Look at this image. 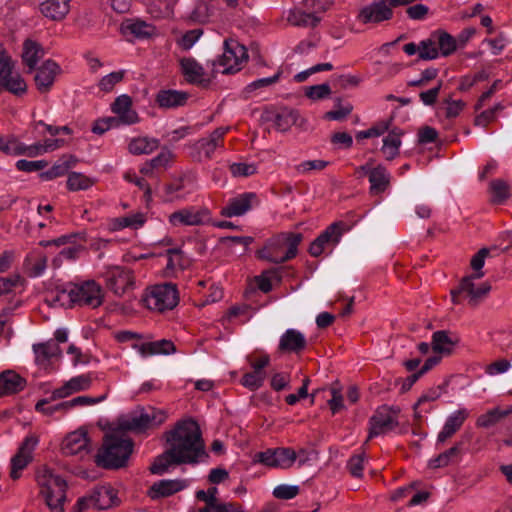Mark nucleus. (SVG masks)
Masks as SVG:
<instances>
[{
  "label": "nucleus",
  "mask_w": 512,
  "mask_h": 512,
  "mask_svg": "<svg viewBox=\"0 0 512 512\" xmlns=\"http://www.w3.org/2000/svg\"><path fill=\"white\" fill-rule=\"evenodd\" d=\"M170 448L158 455L150 465L152 474L162 475L170 465L196 464L199 458H208L199 424L192 418L178 421L172 430L164 433Z\"/></svg>",
  "instance_id": "obj_1"
},
{
  "label": "nucleus",
  "mask_w": 512,
  "mask_h": 512,
  "mask_svg": "<svg viewBox=\"0 0 512 512\" xmlns=\"http://www.w3.org/2000/svg\"><path fill=\"white\" fill-rule=\"evenodd\" d=\"M134 441L129 437L110 427V432L105 433L102 439V445L94 457V462L98 467L107 470L124 468L133 453Z\"/></svg>",
  "instance_id": "obj_2"
},
{
  "label": "nucleus",
  "mask_w": 512,
  "mask_h": 512,
  "mask_svg": "<svg viewBox=\"0 0 512 512\" xmlns=\"http://www.w3.org/2000/svg\"><path fill=\"white\" fill-rule=\"evenodd\" d=\"M103 300L102 287L94 280H87L79 284L69 283L66 288L57 290L52 305L65 306L67 302L68 307L78 305L97 308L102 305Z\"/></svg>",
  "instance_id": "obj_3"
},
{
  "label": "nucleus",
  "mask_w": 512,
  "mask_h": 512,
  "mask_svg": "<svg viewBox=\"0 0 512 512\" xmlns=\"http://www.w3.org/2000/svg\"><path fill=\"white\" fill-rule=\"evenodd\" d=\"M457 40L445 30H436L428 39L420 41V59L429 61L442 55L450 56L457 50Z\"/></svg>",
  "instance_id": "obj_4"
},
{
  "label": "nucleus",
  "mask_w": 512,
  "mask_h": 512,
  "mask_svg": "<svg viewBox=\"0 0 512 512\" xmlns=\"http://www.w3.org/2000/svg\"><path fill=\"white\" fill-rule=\"evenodd\" d=\"M143 302L150 310H157L159 312L172 310L179 302L176 284L165 283L155 285L151 292L143 298Z\"/></svg>",
  "instance_id": "obj_5"
},
{
  "label": "nucleus",
  "mask_w": 512,
  "mask_h": 512,
  "mask_svg": "<svg viewBox=\"0 0 512 512\" xmlns=\"http://www.w3.org/2000/svg\"><path fill=\"white\" fill-rule=\"evenodd\" d=\"M400 411L398 406H379L369 420L370 428L367 441L397 427L399 423L396 417Z\"/></svg>",
  "instance_id": "obj_6"
},
{
  "label": "nucleus",
  "mask_w": 512,
  "mask_h": 512,
  "mask_svg": "<svg viewBox=\"0 0 512 512\" xmlns=\"http://www.w3.org/2000/svg\"><path fill=\"white\" fill-rule=\"evenodd\" d=\"M247 48L237 40L228 38L224 41V53L218 59V65L225 67L223 74H233L240 70L236 67L248 60Z\"/></svg>",
  "instance_id": "obj_7"
},
{
  "label": "nucleus",
  "mask_w": 512,
  "mask_h": 512,
  "mask_svg": "<svg viewBox=\"0 0 512 512\" xmlns=\"http://www.w3.org/2000/svg\"><path fill=\"white\" fill-rule=\"evenodd\" d=\"M348 230V226L343 221H337L330 224L309 246L308 252L312 257H319L326 245H336L340 242V239L345 231Z\"/></svg>",
  "instance_id": "obj_8"
},
{
  "label": "nucleus",
  "mask_w": 512,
  "mask_h": 512,
  "mask_svg": "<svg viewBox=\"0 0 512 512\" xmlns=\"http://www.w3.org/2000/svg\"><path fill=\"white\" fill-rule=\"evenodd\" d=\"M112 425L121 434L125 432H133L135 434L145 433L149 430V413L143 408L136 410L128 415H121L117 418L116 423Z\"/></svg>",
  "instance_id": "obj_9"
},
{
  "label": "nucleus",
  "mask_w": 512,
  "mask_h": 512,
  "mask_svg": "<svg viewBox=\"0 0 512 512\" xmlns=\"http://www.w3.org/2000/svg\"><path fill=\"white\" fill-rule=\"evenodd\" d=\"M393 17L392 7L389 5L388 0H380L363 7L357 19L363 24L374 23L378 24L383 21L390 20Z\"/></svg>",
  "instance_id": "obj_10"
},
{
  "label": "nucleus",
  "mask_w": 512,
  "mask_h": 512,
  "mask_svg": "<svg viewBox=\"0 0 512 512\" xmlns=\"http://www.w3.org/2000/svg\"><path fill=\"white\" fill-rule=\"evenodd\" d=\"M61 73L60 66L51 59L44 61L37 69L34 81L40 93H47L55 82V78Z\"/></svg>",
  "instance_id": "obj_11"
},
{
  "label": "nucleus",
  "mask_w": 512,
  "mask_h": 512,
  "mask_svg": "<svg viewBox=\"0 0 512 512\" xmlns=\"http://www.w3.org/2000/svg\"><path fill=\"white\" fill-rule=\"evenodd\" d=\"M181 73L187 83L197 85L201 88H208L211 80L204 78V68L194 58H182L179 61Z\"/></svg>",
  "instance_id": "obj_12"
},
{
  "label": "nucleus",
  "mask_w": 512,
  "mask_h": 512,
  "mask_svg": "<svg viewBox=\"0 0 512 512\" xmlns=\"http://www.w3.org/2000/svg\"><path fill=\"white\" fill-rule=\"evenodd\" d=\"M90 438L82 428L69 433L62 441L61 452L64 456H73L81 452H89Z\"/></svg>",
  "instance_id": "obj_13"
},
{
  "label": "nucleus",
  "mask_w": 512,
  "mask_h": 512,
  "mask_svg": "<svg viewBox=\"0 0 512 512\" xmlns=\"http://www.w3.org/2000/svg\"><path fill=\"white\" fill-rule=\"evenodd\" d=\"M187 481L184 479H165L153 483L148 491L147 496L152 500L170 497L187 487Z\"/></svg>",
  "instance_id": "obj_14"
},
{
  "label": "nucleus",
  "mask_w": 512,
  "mask_h": 512,
  "mask_svg": "<svg viewBox=\"0 0 512 512\" xmlns=\"http://www.w3.org/2000/svg\"><path fill=\"white\" fill-rule=\"evenodd\" d=\"M134 285L132 271L122 267H115L108 273L107 287L116 295H123Z\"/></svg>",
  "instance_id": "obj_15"
},
{
  "label": "nucleus",
  "mask_w": 512,
  "mask_h": 512,
  "mask_svg": "<svg viewBox=\"0 0 512 512\" xmlns=\"http://www.w3.org/2000/svg\"><path fill=\"white\" fill-rule=\"evenodd\" d=\"M132 99L128 95L118 96L111 105V110L114 114L118 115L116 120L119 124L131 125L139 122V117L136 111L131 109Z\"/></svg>",
  "instance_id": "obj_16"
},
{
  "label": "nucleus",
  "mask_w": 512,
  "mask_h": 512,
  "mask_svg": "<svg viewBox=\"0 0 512 512\" xmlns=\"http://www.w3.org/2000/svg\"><path fill=\"white\" fill-rule=\"evenodd\" d=\"M27 381L14 370H5L0 373V398L13 395L25 389Z\"/></svg>",
  "instance_id": "obj_17"
},
{
  "label": "nucleus",
  "mask_w": 512,
  "mask_h": 512,
  "mask_svg": "<svg viewBox=\"0 0 512 512\" xmlns=\"http://www.w3.org/2000/svg\"><path fill=\"white\" fill-rule=\"evenodd\" d=\"M190 94L185 91L173 89H161L155 97V102L160 108L171 109L185 106Z\"/></svg>",
  "instance_id": "obj_18"
},
{
  "label": "nucleus",
  "mask_w": 512,
  "mask_h": 512,
  "mask_svg": "<svg viewBox=\"0 0 512 512\" xmlns=\"http://www.w3.org/2000/svg\"><path fill=\"white\" fill-rule=\"evenodd\" d=\"M306 346L305 336L297 330L289 329L281 336L278 349L284 353L299 354Z\"/></svg>",
  "instance_id": "obj_19"
},
{
  "label": "nucleus",
  "mask_w": 512,
  "mask_h": 512,
  "mask_svg": "<svg viewBox=\"0 0 512 512\" xmlns=\"http://www.w3.org/2000/svg\"><path fill=\"white\" fill-rule=\"evenodd\" d=\"M89 500L99 510L109 509L119 504L117 492L110 486H101L95 488L89 496Z\"/></svg>",
  "instance_id": "obj_20"
},
{
  "label": "nucleus",
  "mask_w": 512,
  "mask_h": 512,
  "mask_svg": "<svg viewBox=\"0 0 512 512\" xmlns=\"http://www.w3.org/2000/svg\"><path fill=\"white\" fill-rule=\"evenodd\" d=\"M120 30L124 35H132L138 39H145L154 34L155 27L141 19H126L121 23Z\"/></svg>",
  "instance_id": "obj_21"
},
{
  "label": "nucleus",
  "mask_w": 512,
  "mask_h": 512,
  "mask_svg": "<svg viewBox=\"0 0 512 512\" xmlns=\"http://www.w3.org/2000/svg\"><path fill=\"white\" fill-rule=\"evenodd\" d=\"M71 0H44L40 3L41 13L53 20L60 21L69 13Z\"/></svg>",
  "instance_id": "obj_22"
},
{
  "label": "nucleus",
  "mask_w": 512,
  "mask_h": 512,
  "mask_svg": "<svg viewBox=\"0 0 512 512\" xmlns=\"http://www.w3.org/2000/svg\"><path fill=\"white\" fill-rule=\"evenodd\" d=\"M255 198V193H243L239 197L231 199L229 204L222 209L221 215L225 217L241 216L251 209V201Z\"/></svg>",
  "instance_id": "obj_23"
},
{
  "label": "nucleus",
  "mask_w": 512,
  "mask_h": 512,
  "mask_svg": "<svg viewBox=\"0 0 512 512\" xmlns=\"http://www.w3.org/2000/svg\"><path fill=\"white\" fill-rule=\"evenodd\" d=\"M208 214L207 209H202L197 212H193L190 209H181L173 212L169 217V221L173 225L197 226L203 223V217Z\"/></svg>",
  "instance_id": "obj_24"
},
{
  "label": "nucleus",
  "mask_w": 512,
  "mask_h": 512,
  "mask_svg": "<svg viewBox=\"0 0 512 512\" xmlns=\"http://www.w3.org/2000/svg\"><path fill=\"white\" fill-rule=\"evenodd\" d=\"M371 195H378L385 192L390 186V174L382 164L373 168L369 176Z\"/></svg>",
  "instance_id": "obj_25"
},
{
  "label": "nucleus",
  "mask_w": 512,
  "mask_h": 512,
  "mask_svg": "<svg viewBox=\"0 0 512 512\" xmlns=\"http://www.w3.org/2000/svg\"><path fill=\"white\" fill-rule=\"evenodd\" d=\"M449 331L439 330L433 333L431 348L435 354L451 355L458 339H452Z\"/></svg>",
  "instance_id": "obj_26"
},
{
  "label": "nucleus",
  "mask_w": 512,
  "mask_h": 512,
  "mask_svg": "<svg viewBox=\"0 0 512 512\" xmlns=\"http://www.w3.org/2000/svg\"><path fill=\"white\" fill-rule=\"evenodd\" d=\"M304 123L305 120L300 118L299 112L293 109H281L274 117V125L280 132L288 131L293 125L302 127Z\"/></svg>",
  "instance_id": "obj_27"
},
{
  "label": "nucleus",
  "mask_w": 512,
  "mask_h": 512,
  "mask_svg": "<svg viewBox=\"0 0 512 512\" xmlns=\"http://www.w3.org/2000/svg\"><path fill=\"white\" fill-rule=\"evenodd\" d=\"M45 55L44 48L38 42L26 39L23 44L22 60L32 71L36 69L37 62Z\"/></svg>",
  "instance_id": "obj_28"
},
{
  "label": "nucleus",
  "mask_w": 512,
  "mask_h": 512,
  "mask_svg": "<svg viewBox=\"0 0 512 512\" xmlns=\"http://www.w3.org/2000/svg\"><path fill=\"white\" fill-rule=\"evenodd\" d=\"M467 416L468 413L465 409H460L450 416L442 431L438 434V443H444L447 439L451 438L461 428Z\"/></svg>",
  "instance_id": "obj_29"
},
{
  "label": "nucleus",
  "mask_w": 512,
  "mask_h": 512,
  "mask_svg": "<svg viewBox=\"0 0 512 512\" xmlns=\"http://www.w3.org/2000/svg\"><path fill=\"white\" fill-rule=\"evenodd\" d=\"M142 356L154 354H171L176 352V347L171 340L162 339L159 341L146 342L141 345H135Z\"/></svg>",
  "instance_id": "obj_30"
},
{
  "label": "nucleus",
  "mask_w": 512,
  "mask_h": 512,
  "mask_svg": "<svg viewBox=\"0 0 512 512\" xmlns=\"http://www.w3.org/2000/svg\"><path fill=\"white\" fill-rule=\"evenodd\" d=\"M402 130L394 128L389 131V134L383 139L382 151L386 154V159L391 161L399 155V148L401 146Z\"/></svg>",
  "instance_id": "obj_31"
},
{
  "label": "nucleus",
  "mask_w": 512,
  "mask_h": 512,
  "mask_svg": "<svg viewBox=\"0 0 512 512\" xmlns=\"http://www.w3.org/2000/svg\"><path fill=\"white\" fill-rule=\"evenodd\" d=\"M282 239L284 246L287 245L288 249L283 256H280V262L285 263L296 257L298 253V245L303 240L301 233H280V240Z\"/></svg>",
  "instance_id": "obj_32"
},
{
  "label": "nucleus",
  "mask_w": 512,
  "mask_h": 512,
  "mask_svg": "<svg viewBox=\"0 0 512 512\" xmlns=\"http://www.w3.org/2000/svg\"><path fill=\"white\" fill-rule=\"evenodd\" d=\"M159 141L154 138L138 137L130 141L128 145L129 152L134 155L149 154L157 149Z\"/></svg>",
  "instance_id": "obj_33"
},
{
  "label": "nucleus",
  "mask_w": 512,
  "mask_h": 512,
  "mask_svg": "<svg viewBox=\"0 0 512 512\" xmlns=\"http://www.w3.org/2000/svg\"><path fill=\"white\" fill-rule=\"evenodd\" d=\"M489 191L492 194L493 204H502L511 196L509 184L502 179H495L490 182Z\"/></svg>",
  "instance_id": "obj_34"
},
{
  "label": "nucleus",
  "mask_w": 512,
  "mask_h": 512,
  "mask_svg": "<svg viewBox=\"0 0 512 512\" xmlns=\"http://www.w3.org/2000/svg\"><path fill=\"white\" fill-rule=\"evenodd\" d=\"M461 446V442L455 443L454 446L431 459L428 463L429 468L437 469L447 466L454 458L459 457L462 451Z\"/></svg>",
  "instance_id": "obj_35"
},
{
  "label": "nucleus",
  "mask_w": 512,
  "mask_h": 512,
  "mask_svg": "<svg viewBox=\"0 0 512 512\" xmlns=\"http://www.w3.org/2000/svg\"><path fill=\"white\" fill-rule=\"evenodd\" d=\"M320 18L317 17L314 13H306L300 10L291 11L288 21L295 26H304V27H316Z\"/></svg>",
  "instance_id": "obj_36"
},
{
  "label": "nucleus",
  "mask_w": 512,
  "mask_h": 512,
  "mask_svg": "<svg viewBox=\"0 0 512 512\" xmlns=\"http://www.w3.org/2000/svg\"><path fill=\"white\" fill-rule=\"evenodd\" d=\"M146 217L143 213H136L130 216L115 218L112 221V230H120L126 227L137 229L144 225Z\"/></svg>",
  "instance_id": "obj_37"
},
{
  "label": "nucleus",
  "mask_w": 512,
  "mask_h": 512,
  "mask_svg": "<svg viewBox=\"0 0 512 512\" xmlns=\"http://www.w3.org/2000/svg\"><path fill=\"white\" fill-rule=\"evenodd\" d=\"M40 487H41V495L44 496L46 505L50 509H57L59 511H64V502L66 501V491L59 492V498L57 500V503H53V490L49 484H47L45 481L40 480Z\"/></svg>",
  "instance_id": "obj_38"
},
{
  "label": "nucleus",
  "mask_w": 512,
  "mask_h": 512,
  "mask_svg": "<svg viewBox=\"0 0 512 512\" xmlns=\"http://www.w3.org/2000/svg\"><path fill=\"white\" fill-rule=\"evenodd\" d=\"M511 413V410H500L494 408L489 410L487 413L482 414L477 419V425L483 428H489L499 422L501 419L507 417Z\"/></svg>",
  "instance_id": "obj_39"
},
{
  "label": "nucleus",
  "mask_w": 512,
  "mask_h": 512,
  "mask_svg": "<svg viewBox=\"0 0 512 512\" xmlns=\"http://www.w3.org/2000/svg\"><path fill=\"white\" fill-rule=\"evenodd\" d=\"M40 480L45 481L52 487V484L58 488V492L67 491V482L59 475H55L50 468L44 467L42 473L37 475V482L40 486Z\"/></svg>",
  "instance_id": "obj_40"
},
{
  "label": "nucleus",
  "mask_w": 512,
  "mask_h": 512,
  "mask_svg": "<svg viewBox=\"0 0 512 512\" xmlns=\"http://www.w3.org/2000/svg\"><path fill=\"white\" fill-rule=\"evenodd\" d=\"M94 184L89 177L78 172H71L67 179V188L70 191L86 190Z\"/></svg>",
  "instance_id": "obj_41"
},
{
  "label": "nucleus",
  "mask_w": 512,
  "mask_h": 512,
  "mask_svg": "<svg viewBox=\"0 0 512 512\" xmlns=\"http://www.w3.org/2000/svg\"><path fill=\"white\" fill-rule=\"evenodd\" d=\"M277 467L282 469L290 468L297 460V452L289 447H277Z\"/></svg>",
  "instance_id": "obj_42"
},
{
  "label": "nucleus",
  "mask_w": 512,
  "mask_h": 512,
  "mask_svg": "<svg viewBox=\"0 0 512 512\" xmlns=\"http://www.w3.org/2000/svg\"><path fill=\"white\" fill-rule=\"evenodd\" d=\"M25 279L20 274L0 278V296L9 294L17 287H23Z\"/></svg>",
  "instance_id": "obj_43"
},
{
  "label": "nucleus",
  "mask_w": 512,
  "mask_h": 512,
  "mask_svg": "<svg viewBox=\"0 0 512 512\" xmlns=\"http://www.w3.org/2000/svg\"><path fill=\"white\" fill-rule=\"evenodd\" d=\"M33 456L32 455H24L20 454V452L17 451V453L12 457L11 459V472L10 477L13 480H17L20 477V471L23 470L27 465L32 462Z\"/></svg>",
  "instance_id": "obj_44"
},
{
  "label": "nucleus",
  "mask_w": 512,
  "mask_h": 512,
  "mask_svg": "<svg viewBox=\"0 0 512 512\" xmlns=\"http://www.w3.org/2000/svg\"><path fill=\"white\" fill-rule=\"evenodd\" d=\"M52 400L49 399H41L35 405V410L39 413H42L46 416H52L56 412H67L68 407L66 401L58 403L53 406H47Z\"/></svg>",
  "instance_id": "obj_45"
},
{
  "label": "nucleus",
  "mask_w": 512,
  "mask_h": 512,
  "mask_svg": "<svg viewBox=\"0 0 512 512\" xmlns=\"http://www.w3.org/2000/svg\"><path fill=\"white\" fill-rule=\"evenodd\" d=\"M281 75H282V70L279 69L278 72L275 75H273L272 77L261 78L256 81H253L252 83H250L249 85H247L244 88V91H243V93L245 95L244 97L248 98L250 93H252L253 91L270 86L272 84H275L276 82L279 81Z\"/></svg>",
  "instance_id": "obj_46"
},
{
  "label": "nucleus",
  "mask_w": 512,
  "mask_h": 512,
  "mask_svg": "<svg viewBox=\"0 0 512 512\" xmlns=\"http://www.w3.org/2000/svg\"><path fill=\"white\" fill-rule=\"evenodd\" d=\"M331 93V87L328 83L308 86L305 88V96L314 101L328 98Z\"/></svg>",
  "instance_id": "obj_47"
},
{
  "label": "nucleus",
  "mask_w": 512,
  "mask_h": 512,
  "mask_svg": "<svg viewBox=\"0 0 512 512\" xmlns=\"http://www.w3.org/2000/svg\"><path fill=\"white\" fill-rule=\"evenodd\" d=\"M14 62L6 49L0 44V80L3 81L12 75Z\"/></svg>",
  "instance_id": "obj_48"
},
{
  "label": "nucleus",
  "mask_w": 512,
  "mask_h": 512,
  "mask_svg": "<svg viewBox=\"0 0 512 512\" xmlns=\"http://www.w3.org/2000/svg\"><path fill=\"white\" fill-rule=\"evenodd\" d=\"M391 119L387 122H379L365 131H360L356 134L357 140L378 137L389 130Z\"/></svg>",
  "instance_id": "obj_49"
},
{
  "label": "nucleus",
  "mask_w": 512,
  "mask_h": 512,
  "mask_svg": "<svg viewBox=\"0 0 512 512\" xmlns=\"http://www.w3.org/2000/svg\"><path fill=\"white\" fill-rule=\"evenodd\" d=\"M443 103L447 105L445 116L448 119L456 118L465 108L466 103L463 100H453L452 95H449L443 100Z\"/></svg>",
  "instance_id": "obj_50"
},
{
  "label": "nucleus",
  "mask_w": 512,
  "mask_h": 512,
  "mask_svg": "<svg viewBox=\"0 0 512 512\" xmlns=\"http://www.w3.org/2000/svg\"><path fill=\"white\" fill-rule=\"evenodd\" d=\"M265 378L266 375L256 374L252 371L243 375L241 383L249 390L256 391L263 385Z\"/></svg>",
  "instance_id": "obj_51"
},
{
  "label": "nucleus",
  "mask_w": 512,
  "mask_h": 512,
  "mask_svg": "<svg viewBox=\"0 0 512 512\" xmlns=\"http://www.w3.org/2000/svg\"><path fill=\"white\" fill-rule=\"evenodd\" d=\"M124 77V71L112 72L109 75L104 76L99 82V88L104 92H110L114 86L122 81Z\"/></svg>",
  "instance_id": "obj_52"
},
{
  "label": "nucleus",
  "mask_w": 512,
  "mask_h": 512,
  "mask_svg": "<svg viewBox=\"0 0 512 512\" xmlns=\"http://www.w3.org/2000/svg\"><path fill=\"white\" fill-rule=\"evenodd\" d=\"M92 383V379L89 375L83 374L71 378L67 381V386L70 387V391L73 393L87 390Z\"/></svg>",
  "instance_id": "obj_53"
},
{
  "label": "nucleus",
  "mask_w": 512,
  "mask_h": 512,
  "mask_svg": "<svg viewBox=\"0 0 512 512\" xmlns=\"http://www.w3.org/2000/svg\"><path fill=\"white\" fill-rule=\"evenodd\" d=\"M276 448H269L265 451H261L256 453L255 455V461L271 468H278L277 467V461H276Z\"/></svg>",
  "instance_id": "obj_54"
},
{
  "label": "nucleus",
  "mask_w": 512,
  "mask_h": 512,
  "mask_svg": "<svg viewBox=\"0 0 512 512\" xmlns=\"http://www.w3.org/2000/svg\"><path fill=\"white\" fill-rule=\"evenodd\" d=\"M277 272L278 268H271L263 271L261 275L255 277V282L263 293H269L272 290V283L269 276L276 275Z\"/></svg>",
  "instance_id": "obj_55"
},
{
  "label": "nucleus",
  "mask_w": 512,
  "mask_h": 512,
  "mask_svg": "<svg viewBox=\"0 0 512 512\" xmlns=\"http://www.w3.org/2000/svg\"><path fill=\"white\" fill-rule=\"evenodd\" d=\"M299 494V487L296 485H279L273 490V496L277 499L289 500Z\"/></svg>",
  "instance_id": "obj_56"
},
{
  "label": "nucleus",
  "mask_w": 512,
  "mask_h": 512,
  "mask_svg": "<svg viewBox=\"0 0 512 512\" xmlns=\"http://www.w3.org/2000/svg\"><path fill=\"white\" fill-rule=\"evenodd\" d=\"M230 172L234 177H248L256 173L255 164L233 163L230 165Z\"/></svg>",
  "instance_id": "obj_57"
},
{
  "label": "nucleus",
  "mask_w": 512,
  "mask_h": 512,
  "mask_svg": "<svg viewBox=\"0 0 512 512\" xmlns=\"http://www.w3.org/2000/svg\"><path fill=\"white\" fill-rule=\"evenodd\" d=\"M47 166L48 162L46 160L28 161L21 159L16 162V168L23 172L40 171Z\"/></svg>",
  "instance_id": "obj_58"
},
{
  "label": "nucleus",
  "mask_w": 512,
  "mask_h": 512,
  "mask_svg": "<svg viewBox=\"0 0 512 512\" xmlns=\"http://www.w3.org/2000/svg\"><path fill=\"white\" fill-rule=\"evenodd\" d=\"M120 124L116 120V117L101 118L94 122L92 126V132L98 135H102L111 127H118Z\"/></svg>",
  "instance_id": "obj_59"
},
{
  "label": "nucleus",
  "mask_w": 512,
  "mask_h": 512,
  "mask_svg": "<svg viewBox=\"0 0 512 512\" xmlns=\"http://www.w3.org/2000/svg\"><path fill=\"white\" fill-rule=\"evenodd\" d=\"M68 172V164L62 161L55 163L49 170L41 172L40 178L44 180H52L54 178L65 175Z\"/></svg>",
  "instance_id": "obj_60"
},
{
  "label": "nucleus",
  "mask_w": 512,
  "mask_h": 512,
  "mask_svg": "<svg viewBox=\"0 0 512 512\" xmlns=\"http://www.w3.org/2000/svg\"><path fill=\"white\" fill-rule=\"evenodd\" d=\"M365 453L353 455L347 464L348 470L353 477L361 478L363 475V461Z\"/></svg>",
  "instance_id": "obj_61"
},
{
  "label": "nucleus",
  "mask_w": 512,
  "mask_h": 512,
  "mask_svg": "<svg viewBox=\"0 0 512 512\" xmlns=\"http://www.w3.org/2000/svg\"><path fill=\"white\" fill-rule=\"evenodd\" d=\"M484 276L483 272H475L471 275L463 277L459 282V288L461 293H466L469 297L472 295L475 284L474 280Z\"/></svg>",
  "instance_id": "obj_62"
},
{
  "label": "nucleus",
  "mask_w": 512,
  "mask_h": 512,
  "mask_svg": "<svg viewBox=\"0 0 512 512\" xmlns=\"http://www.w3.org/2000/svg\"><path fill=\"white\" fill-rule=\"evenodd\" d=\"M443 81L439 80L437 85L429 90L420 92L419 98L421 101L428 106H432L437 102L438 95L441 91Z\"/></svg>",
  "instance_id": "obj_63"
},
{
  "label": "nucleus",
  "mask_w": 512,
  "mask_h": 512,
  "mask_svg": "<svg viewBox=\"0 0 512 512\" xmlns=\"http://www.w3.org/2000/svg\"><path fill=\"white\" fill-rule=\"evenodd\" d=\"M203 34L202 29H193L187 31L181 39L178 41V44L184 49H190L194 43L199 39V37Z\"/></svg>",
  "instance_id": "obj_64"
}]
</instances>
